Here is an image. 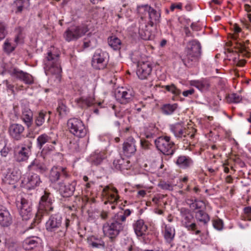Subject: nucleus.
<instances>
[{
	"label": "nucleus",
	"instance_id": "14",
	"mask_svg": "<svg viewBox=\"0 0 251 251\" xmlns=\"http://www.w3.org/2000/svg\"><path fill=\"white\" fill-rule=\"evenodd\" d=\"M152 69V65L149 61L138 62L136 74L140 79H145L151 75Z\"/></svg>",
	"mask_w": 251,
	"mask_h": 251
},
{
	"label": "nucleus",
	"instance_id": "11",
	"mask_svg": "<svg viewBox=\"0 0 251 251\" xmlns=\"http://www.w3.org/2000/svg\"><path fill=\"white\" fill-rule=\"evenodd\" d=\"M68 128L71 133L78 138L84 137L87 133L83 122L77 118H71L68 121Z\"/></svg>",
	"mask_w": 251,
	"mask_h": 251
},
{
	"label": "nucleus",
	"instance_id": "37",
	"mask_svg": "<svg viewBox=\"0 0 251 251\" xmlns=\"http://www.w3.org/2000/svg\"><path fill=\"white\" fill-rule=\"evenodd\" d=\"M104 157L103 152L94 153L90 156L89 160L92 165H98L101 163Z\"/></svg>",
	"mask_w": 251,
	"mask_h": 251
},
{
	"label": "nucleus",
	"instance_id": "21",
	"mask_svg": "<svg viewBox=\"0 0 251 251\" xmlns=\"http://www.w3.org/2000/svg\"><path fill=\"white\" fill-rule=\"evenodd\" d=\"M162 233L165 241L172 244L176 235L175 227L170 225L163 224L162 226Z\"/></svg>",
	"mask_w": 251,
	"mask_h": 251
},
{
	"label": "nucleus",
	"instance_id": "26",
	"mask_svg": "<svg viewBox=\"0 0 251 251\" xmlns=\"http://www.w3.org/2000/svg\"><path fill=\"white\" fill-rule=\"evenodd\" d=\"M191 86L197 88L202 92H205L209 90L210 87L209 81L207 79H202L200 80H193L190 82Z\"/></svg>",
	"mask_w": 251,
	"mask_h": 251
},
{
	"label": "nucleus",
	"instance_id": "18",
	"mask_svg": "<svg viewBox=\"0 0 251 251\" xmlns=\"http://www.w3.org/2000/svg\"><path fill=\"white\" fill-rule=\"evenodd\" d=\"M25 127L21 124H12L10 125L8 132L11 138L16 141H20L24 137L23 134Z\"/></svg>",
	"mask_w": 251,
	"mask_h": 251
},
{
	"label": "nucleus",
	"instance_id": "59",
	"mask_svg": "<svg viewBox=\"0 0 251 251\" xmlns=\"http://www.w3.org/2000/svg\"><path fill=\"white\" fill-rule=\"evenodd\" d=\"M195 92V90L193 88H191L189 90L184 91L182 92V95L184 97H187L192 95Z\"/></svg>",
	"mask_w": 251,
	"mask_h": 251
},
{
	"label": "nucleus",
	"instance_id": "23",
	"mask_svg": "<svg viewBox=\"0 0 251 251\" xmlns=\"http://www.w3.org/2000/svg\"><path fill=\"white\" fill-rule=\"evenodd\" d=\"M28 171H35L41 174L47 172L48 168L46 165L38 158H35L27 167Z\"/></svg>",
	"mask_w": 251,
	"mask_h": 251
},
{
	"label": "nucleus",
	"instance_id": "40",
	"mask_svg": "<svg viewBox=\"0 0 251 251\" xmlns=\"http://www.w3.org/2000/svg\"><path fill=\"white\" fill-rule=\"evenodd\" d=\"M14 3L17 8L16 13L21 12L25 8L29 6V0H15Z\"/></svg>",
	"mask_w": 251,
	"mask_h": 251
},
{
	"label": "nucleus",
	"instance_id": "3",
	"mask_svg": "<svg viewBox=\"0 0 251 251\" xmlns=\"http://www.w3.org/2000/svg\"><path fill=\"white\" fill-rule=\"evenodd\" d=\"M201 47L200 43L197 40L190 41L185 49V55L182 60L187 67H192L198 64L201 55Z\"/></svg>",
	"mask_w": 251,
	"mask_h": 251
},
{
	"label": "nucleus",
	"instance_id": "41",
	"mask_svg": "<svg viewBox=\"0 0 251 251\" xmlns=\"http://www.w3.org/2000/svg\"><path fill=\"white\" fill-rule=\"evenodd\" d=\"M108 43L113 50L120 49L121 42L120 40L115 36H111L108 39Z\"/></svg>",
	"mask_w": 251,
	"mask_h": 251
},
{
	"label": "nucleus",
	"instance_id": "49",
	"mask_svg": "<svg viewBox=\"0 0 251 251\" xmlns=\"http://www.w3.org/2000/svg\"><path fill=\"white\" fill-rule=\"evenodd\" d=\"M164 88L169 92H171L176 95H179L181 93V91L178 89L174 84L171 85H166Z\"/></svg>",
	"mask_w": 251,
	"mask_h": 251
},
{
	"label": "nucleus",
	"instance_id": "58",
	"mask_svg": "<svg viewBox=\"0 0 251 251\" xmlns=\"http://www.w3.org/2000/svg\"><path fill=\"white\" fill-rule=\"evenodd\" d=\"M182 4L181 3L179 2L177 3H172L170 6L171 11H174L175 9L181 10L182 9Z\"/></svg>",
	"mask_w": 251,
	"mask_h": 251
},
{
	"label": "nucleus",
	"instance_id": "22",
	"mask_svg": "<svg viewBox=\"0 0 251 251\" xmlns=\"http://www.w3.org/2000/svg\"><path fill=\"white\" fill-rule=\"evenodd\" d=\"M12 223V217L9 211L3 206H0V225L7 227Z\"/></svg>",
	"mask_w": 251,
	"mask_h": 251
},
{
	"label": "nucleus",
	"instance_id": "12",
	"mask_svg": "<svg viewBox=\"0 0 251 251\" xmlns=\"http://www.w3.org/2000/svg\"><path fill=\"white\" fill-rule=\"evenodd\" d=\"M180 215L182 218V225L188 230L193 231V233L198 235L201 233L200 230L197 229V225L195 223L192 222L193 216L190 210L186 208H181L180 209Z\"/></svg>",
	"mask_w": 251,
	"mask_h": 251
},
{
	"label": "nucleus",
	"instance_id": "32",
	"mask_svg": "<svg viewBox=\"0 0 251 251\" xmlns=\"http://www.w3.org/2000/svg\"><path fill=\"white\" fill-rule=\"evenodd\" d=\"M78 106L82 108H87L95 103V99L92 96L81 97L75 100Z\"/></svg>",
	"mask_w": 251,
	"mask_h": 251
},
{
	"label": "nucleus",
	"instance_id": "53",
	"mask_svg": "<svg viewBox=\"0 0 251 251\" xmlns=\"http://www.w3.org/2000/svg\"><path fill=\"white\" fill-rule=\"evenodd\" d=\"M158 186L163 190H172L174 187L172 184L163 181L159 182Z\"/></svg>",
	"mask_w": 251,
	"mask_h": 251
},
{
	"label": "nucleus",
	"instance_id": "55",
	"mask_svg": "<svg viewBox=\"0 0 251 251\" xmlns=\"http://www.w3.org/2000/svg\"><path fill=\"white\" fill-rule=\"evenodd\" d=\"M244 9L248 12V17L251 22V1H247L244 4Z\"/></svg>",
	"mask_w": 251,
	"mask_h": 251
},
{
	"label": "nucleus",
	"instance_id": "36",
	"mask_svg": "<svg viewBox=\"0 0 251 251\" xmlns=\"http://www.w3.org/2000/svg\"><path fill=\"white\" fill-rule=\"evenodd\" d=\"M195 218L200 222L206 224L210 221L209 215L203 210H199L195 212Z\"/></svg>",
	"mask_w": 251,
	"mask_h": 251
},
{
	"label": "nucleus",
	"instance_id": "43",
	"mask_svg": "<svg viewBox=\"0 0 251 251\" xmlns=\"http://www.w3.org/2000/svg\"><path fill=\"white\" fill-rule=\"evenodd\" d=\"M177 104H164L162 107L163 113L166 115H170L177 108Z\"/></svg>",
	"mask_w": 251,
	"mask_h": 251
},
{
	"label": "nucleus",
	"instance_id": "5",
	"mask_svg": "<svg viewBox=\"0 0 251 251\" xmlns=\"http://www.w3.org/2000/svg\"><path fill=\"white\" fill-rule=\"evenodd\" d=\"M47 57L44 59L46 72L47 74L56 75L59 77L61 73V68L59 63V55L53 54L51 51L48 52Z\"/></svg>",
	"mask_w": 251,
	"mask_h": 251
},
{
	"label": "nucleus",
	"instance_id": "15",
	"mask_svg": "<svg viewBox=\"0 0 251 251\" xmlns=\"http://www.w3.org/2000/svg\"><path fill=\"white\" fill-rule=\"evenodd\" d=\"M32 203L28 200L22 198L21 200L20 214L23 220H28L32 217Z\"/></svg>",
	"mask_w": 251,
	"mask_h": 251
},
{
	"label": "nucleus",
	"instance_id": "35",
	"mask_svg": "<svg viewBox=\"0 0 251 251\" xmlns=\"http://www.w3.org/2000/svg\"><path fill=\"white\" fill-rule=\"evenodd\" d=\"M20 178V174L17 171H12L6 175L4 181L5 183L14 185Z\"/></svg>",
	"mask_w": 251,
	"mask_h": 251
},
{
	"label": "nucleus",
	"instance_id": "57",
	"mask_svg": "<svg viewBox=\"0 0 251 251\" xmlns=\"http://www.w3.org/2000/svg\"><path fill=\"white\" fill-rule=\"evenodd\" d=\"M127 96H130L131 97H133L134 96V92L132 88H126V102L129 101V100L130 99V97H127Z\"/></svg>",
	"mask_w": 251,
	"mask_h": 251
},
{
	"label": "nucleus",
	"instance_id": "48",
	"mask_svg": "<svg viewBox=\"0 0 251 251\" xmlns=\"http://www.w3.org/2000/svg\"><path fill=\"white\" fill-rule=\"evenodd\" d=\"M137 187L138 189H143L139 190L138 191L137 196L138 198H140V197L143 198V197H144L146 196V194H147V190L151 188L150 187H148L147 186H144V185H137Z\"/></svg>",
	"mask_w": 251,
	"mask_h": 251
},
{
	"label": "nucleus",
	"instance_id": "28",
	"mask_svg": "<svg viewBox=\"0 0 251 251\" xmlns=\"http://www.w3.org/2000/svg\"><path fill=\"white\" fill-rule=\"evenodd\" d=\"M41 242V239L36 236L30 237L25 239L23 247L25 250H30L36 247Z\"/></svg>",
	"mask_w": 251,
	"mask_h": 251
},
{
	"label": "nucleus",
	"instance_id": "1",
	"mask_svg": "<svg viewBox=\"0 0 251 251\" xmlns=\"http://www.w3.org/2000/svg\"><path fill=\"white\" fill-rule=\"evenodd\" d=\"M63 217L61 214L57 213L52 214L49 217L45 225L46 230L54 234L57 238L65 236L67 228L70 225V220L66 219L65 221V228L62 227Z\"/></svg>",
	"mask_w": 251,
	"mask_h": 251
},
{
	"label": "nucleus",
	"instance_id": "50",
	"mask_svg": "<svg viewBox=\"0 0 251 251\" xmlns=\"http://www.w3.org/2000/svg\"><path fill=\"white\" fill-rule=\"evenodd\" d=\"M124 164V157L121 156V159L114 160L113 165L117 170L122 171Z\"/></svg>",
	"mask_w": 251,
	"mask_h": 251
},
{
	"label": "nucleus",
	"instance_id": "33",
	"mask_svg": "<svg viewBox=\"0 0 251 251\" xmlns=\"http://www.w3.org/2000/svg\"><path fill=\"white\" fill-rule=\"evenodd\" d=\"M147 229L148 226L143 220H138L134 225V229L138 236H142L144 235Z\"/></svg>",
	"mask_w": 251,
	"mask_h": 251
},
{
	"label": "nucleus",
	"instance_id": "34",
	"mask_svg": "<svg viewBox=\"0 0 251 251\" xmlns=\"http://www.w3.org/2000/svg\"><path fill=\"white\" fill-rule=\"evenodd\" d=\"M149 23L150 25H151L153 26L154 24H157L160 22L161 12L160 10H156L151 7V10L150 11L149 14Z\"/></svg>",
	"mask_w": 251,
	"mask_h": 251
},
{
	"label": "nucleus",
	"instance_id": "10",
	"mask_svg": "<svg viewBox=\"0 0 251 251\" xmlns=\"http://www.w3.org/2000/svg\"><path fill=\"white\" fill-rule=\"evenodd\" d=\"M157 149L163 154L172 155L174 152V143L169 136H160L154 140Z\"/></svg>",
	"mask_w": 251,
	"mask_h": 251
},
{
	"label": "nucleus",
	"instance_id": "25",
	"mask_svg": "<svg viewBox=\"0 0 251 251\" xmlns=\"http://www.w3.org/2000/svg\"><path fill=\"white\" fill-rule=\"evenodd\" d=\"M103 191L106 199V200L104 202V203L105 204H106L108 203H110L112 204L111 208L114 209L115 208V206L113 204L115 202H117L118 200V197L117 196V191L116 189H113L107 191L106 189H104Z\"/></svg>",
	"mask_w": 251,
	"mask_h": 251
},
{
	"label": "nucleus",
	"instance_id": "38",
	"mask_svg": "<svg viewBox=\"0 0 251 251\" xmlns=\"http://www.w3.org/2000/svg\"><path fill=\"white\" fill-rule=\"evenodd\" d=\"M136 150L135 145V140L133 137L129 136L126 139V157L127 154H132L134 153Z\"/></svg>",
	"mask_w": 251,
	"mask_h": 251
},
{
	"label": "nucleus",
	"instance_id": "16",
	"mask_svg": "<svg viewBox=\"0 0 251 251\" xmlns=\"http://www.w3.org/2000/svg\"><path fill=\"white\" fill-rule=\"evenodd\" d=\"M232 29L233 32L232 38L235 42L236 47L241 51H244L246 50V46L244 42L241 41V38L243 37L242 29L236 24L233 25Z\"/></svg>",
	"mask_w": 251,
	"mask_h": 251
},
{
	"label": "nucleus",
	"instance_id": "2",
	"mask_svg": "<svg viewBox=\"0 0 251 251\" xmlns=\"http://www.w3.org/2000/svg\"><path fill=\"white\" fill-rule=\"evenodd\" d=\"M125 220L126 210L122 209L114 216L113 222L103 225L102 230L104 234L111 238L116 236L123 229V223Z\"/></svg>",
	"mask_w": 251,
	"mask_h": 251
},
{
	"label": "nucleus",
	"instance_id": "42",
	"mask_svg": "<svg viewBox=\"0 0 251 251\" xmlns=\"http://www.w3.org/2000/svg\"><path fill=\"white\" fill-rule=\"evenodd\" d=\"M8 33L7 24L0 20V41L3 40Z\"/></svg>",
	"mask_w": 251,
	"mask_h": 251
},
{
	"label": "nucleus",
	"instance_id": "45",
	"mask_svg": "<svg viewBox=\"0 0 251 251\" xmlns=\"http://www.w3.org/2000/svg\"><path fill=\"white\" fill-rule=\"evenodd\" d=\"M191 207L194 210H203L205 208V204L202 201L195 200L191 204Z\"/></svg>",
	"mask_w": 251,
	"mask_h": 251
},
{
	"label": "nucleus",
	"instance_id": "54",
	"mask_svg": "<svg viewBox=\"0 0 251 251\" xmlns=\"http://www.w3.org/2000/svg\"><path fill=\"white\" fill-rule=\"evenodd\" d=\"M96 42V40L95 39H91V40H89L87 38H85L83 43V47L84 48H87L89 47L93 48L94 45L93 44V43H94V44H95Z\"/></svg>",
	"mask_w": 251,
	"mask_h": 251
},
{
	"label": "nucleus",
	"instance_id": "29",
	"mask_svg": "<svg viewBox=\"0 0 251 251\" xmlns=\"http://www.w3.org/2000/svg\"><path fill=\"white\" fill-rule=\"evenodd\" d=\"M21 118L27 127L31 126L33 123V113L28 107H25L22 110Z\"/></svg>",
	"mask_w": 251,
	"mask_h": 251
},
{
	"label": "nucleus",
	"instance_id": "17",
	"mask_svg": "<svg viewBox=\"0 0 251 251\" xmlns=\"http://www.w3.org/2000/svg\"><path fill=\"white\" fill-rule=\"evenodd\" d=\"M68 176L66 168L61 166H54L50 171L49 175L50 180L52 182H56L63 178Z\"/></svg>",
	"mask_w": 251,
	"mask_h": 251
},
{
	"label": "nucleus",
	"instance_id": "51",
	"mask_svg": "<svg viewBox=\"0 0 251 251\" xmlns=\"http://www.w3.org/2000/svg\"><path fill=\"white\" fill-rule=\"evenodd\" d=\"M228 100L230 102L238 103L241 100V98L239 95L233 93L229 95Z\"/></svg>",
	"mask_w": 251,
	"mask_h": 251
},
{
	"label": "nucleus",
	"instance_id": "6",
	"mask_svg": "<svg viewBox=\"0 0 251 251\" xmlns=\"http://www.w3.org/2000/svg\"><path fill=\"white\" fill-rule=\"evenodd\" d=\"M88 25L83 24L79 25H74L68 27L64 32L63 37L68 42L76 41L88 32Z\"/></svg>",
	"mask_w": 251,
	"mask_h": 251
},
{
	"label": "nucleus",
	"instance_id": "61",
	"mask_svg": "<svg viewBox=\"0 0 251 251\" xmlns=\"http://www.w3.org/2000/svg\"><path fill=\"white\" fill-rule=\"evenodd\" d=\"M5 244L6 247H7L9 249L14 247L15 243L13 241L6 240Z\"/></svg>",
	"mask_w": 251,
	"mask_h": 251
},
{
	"label": "nucleus",
	"instance_id": "30",
	"mask_svg": "<svg viewBox=\"0 0 251 251\" xmlns=\"http://www.w3.org/2000/svg\"><path fill=\"white\" fill-rule=\"evenodd\" d=\"M51 114L50 111H46L44 110L40 111L36 116L35 119V123L37 126H41L44 123L45 120L47 119L48 122L50 120Z\"/></svg>",
	"mask_w": 251,
	"mask_h": 251
},
{
	"label": "nucleus",
	"instance_id": "60",
	"mask_svg": "<svg viewBox=\"0 0 251 251\" xmlns=\"http://www.w3.org/2000/svg\"><path fill=\"white\" fill-rule=\"evenodd\" d=\"M9 151V149L8 147L4 146L0 151L1 155L3 157H6Z\"/></svg>",
	"mask_w": 251,
	"mask_h": 251
},
{
	"label": "nucleus",
	"instance_id": "24",
	"mask_svg": "<svg viewBox=\"0 0 251 251\" xmlns=\"http://www.w3.org/2000/svg\"><path fill=\"white\" fill-rule=\"evenodd\" d=\"M58 142V140L57 138L52 139L51 137L45 133L40 135L37 139V146L40 150L46 143L56 145Z\"/></svg>",
	"mask_w": 251,
	"mask_h": 251
},
{
	"label": "nucleus",
	"instance_id": "47",
	"mask_svg": "<svg viewBox=\"0 0 251 251\" xmlns=\"http://www.w3.org/2000/svg\"><path fill=\"white\" fill-rule=\"evenodd\" d=\"M57 111L61 117L65 116L68 112V108L65 105L62 103H59L57 108Z\"/></svg>",
	"mask_w": 251,
	"mask_h": 251
},
{
	"label": "nucleus",
	"instance_id": "63",
	"mask_svg": "<svg viewBox=\"0 0 251 251\" xmlns=\"http://www.w3.org/2000/svg\"><path fill=\"white\" fill-rule=\"evenodd\" d=\"M162 198V196L160 195H157L155 196L152 199V201L155 204H158L160 201V199Z\"/></svg>",
	"mask_w": 251,
	"mask_h": 251
},
{
	"label": "nucleus",
	"instance_id": "7",
	"mask_svg": "<svg viewBox=\"0 0 251 251\" xmlns=\"http://www.w3.org/2000/svg\"><path fill=\"white\" fill-rule=\"evenodd\" d=\"M32 143L31 140L27 139L23 143L16 146L14 149V158L18 162L27 160L31 154Z\"/></svg>",
	"mask_w": 251,
	"mask_h": 251
},
{
	"label": "nucleus",
	"instance_id": "31",
	"mask_svg": "<svg viewBox=\"0 0 251 251\" xmlns=\"http://www.w3.org/2000/svg\"><path fill=\"white\" fill-rule=\"evenodd\" d=\"M41 182L39 176L36 174H29L26 181L27 187L29 189H34L38 186Z\"/></svg>",
	"mask_w": 251,
	"mask_h": 251
},
{
	"label": "nucleus",
	"instance_id": "4",
	"mask_svg": "<svg viewBox=\"0 0 251 251\" xmlns=\"http://www.w3.org/2000/svg\"><path fill=\"white\" fill-rule=\"evenodd\" d=\"M152 25L146 23L144 20L139 21V26L137 27L136 25L128 28V33L133 38L140 37L144 40H151L154 38V35L152 31Z\"/></svg>",
	"mask_w": 251,
	"mask_h": 251
},
{
	"label": "nucleus",
	"instance_id": "64",
	"mask_svg": "<svg viewBox=\"0 0 251 251\" xmlns=\"http://www.w3.org/2000/svg\"><path fill=\"white\" fill-rule=\"evenodd\" d=\"M142 236H143V240H144V241L145 243L148 244V243H150L151 242V235H146V233H145V234L143 235Z\"/></svg>",
	"mask_w": 251,
	"mask_h": 251
},
{
	"label": "nucleus",
	"instance_id": "39",
	"mask_svg": "<svg viewBox=\"0 0 251 251\" xmlns=\"http://www.w3.org/2000/svg\"><path fill=\"white\" fill-rule=\"evenodd\" d=\"M87 242L89 245L93 248H103L104 246V243L102 241L96 239L93 236L88 238Z\"/></svg>",
	"mask_w": 251,
	"mask_h": 251
},
{
	"label": "nucleus",
	"instance_id": "44",
	"mask_svg": "<svg viewBox=\"0 0 251 251\" xmlns=\"http://www.w3.org/2000/svg\"><path fill=\"white\" fill-rule=\"evenodd\" d=\"M151 7L148 5H142L138 7V12L141 16V19L140 21L144 20V17L149 14V13L151 10Z\"/></svg>",
	"mask_w": 251,
	"mask_h": 251
},
{
	"label": "nucleus",
	"instance_id": "13",
	"mask_svg": "<svg viewBox=\"0 0 251 251\" xmlns=\"http://www.w3.org/2000/svg\"><path fill=\"white\" fill-rule=\"evenodd\" d=\"M108 53L100 50H97L92 59V65L96 69H103L107 64Z\"/></svg>",
	"mask_w": 251,
	"mask_h": 251
},
{
	"label": "nucleus",
	"instance_id": "46",
	"mask_svg": "<svg viewBox=\"0 0 251 251\" xmlns=\"http://www.w3.org/2000/svg\"><path fill=\"white\" fill-rule=\"evenodd\" d=\"M15 49V46L11 45L8 39H6L3 45V49L4 51L8 53H11Z\"/></svg>",
	"mask_w": 251,
	"mask_h": 251
},
{
	"label": "nucleus",
	"instance_id": "9",
	"mask_svg": "<svg viewBox=\"0 0 251 251\" xmlns=\"http://www.w3.org/2000/svg\"><path fill=\"white\" fill-rule=\"evenodd\" d=\"M170 129L177 139L185 141L186 143L190 142L194 137V133H191L190 130L185 127L180 123H176L170 126Z\"/></svg>",
	"mask_w": 251,
	"mask_h": 251
},
{
	"label": "nucleus",
	"instance_id": "20",
	"mask_svg": "<svg viewBox=\"0 0 251 251\" xmlns=\"http://www.w3.org/2000/svg\"><path fill=\"white\" fill-rule=\"evenodd\" d=\"M59 191L60 194L63 197L68 198L72 196L75 191L76 182L75 180L67 184H64L63 183H59Z\"/></svg>",
	"mask_w": 251,
	"mask_h": 251
},
{
	"label": "nucleus",
	"instance_id": "56",
	"mask_svg": "<svg viewBox=\"0 0 251 251\" xmlns=\"http://www.w3.org/2000/svg\"><path fill=\"white\" fill-rule=\"evenodd\" d=\"M244 211L246 214L245 220L251 221V206L246 207L244 208Z\"/></svg>",
	"mask_w": 251,
	"mask_h": 251
},
{
	"label": "nucleus",
	"instance_id": "19",
	"mask_svg": "<svg viewBox=\"0 0 251 251\" xmlns=\"http://www.w3.org/2000/svg\"><path fill=\"white\" fill-rule=\"evenodd\" d=\"M9 73L12 76L24 81L25 84H31L33 83V78L31 75L18 69L14 68L9 71Z\"/></svg>",
	"mask_w": 251,
	"mask_h": 251
},
{
	"label": "nucleus",
	"instance_id": "27",
	"mask_svg": "<svg viewBox=\"0 0 251 251\" xmlns=\"http://www.w3.org/2000/svg\"><path fill=\"white\" fill-rule=\"evenodd\" d=\"M176 163L179 168L186 169L193 165V161L188 156L181 155L178 157Z\"/></svg>",
	"mask_w": 251,
	"mask_h": 251
},
{
	"label": "nucleus",
	"instance_id": "8",
	"mask_svg": "<svg viewBox=\"0 0 251 251\" xmlns=\"http://www.w3.org/2000/svg\"><path fill=\"white\" fill-rule=\"evenodd\" d=\"M53 202L51 194L45 191L44 195L41 197L39 201L37 216L41 218L44 215L49 214L53 211L54 209Z\"/></svg>",
	"mask_w": 251,
	"mask_h": 251
},
{
	"label": "nucleus",
	"instance_id": "52",
	"mask_svg": "<svg viewBox=\"0 0 251 251\" xmlns=\"http://www.w3.org/2000/svg\"><path fill=\"white\" fill-rule=\"evenodd\" d=\"M213 227L218 230H221L223 228V221L220 219H216L213 221Z\"/></svg>",
	"mask_w": 251,
	"mask_h": 251
},
{
	"label": "nucleus",
	"instance_id": "62",
	"mask_svg": "<svg viewBox=\"0 0 251 251\" xmlns=\"http://www.w3.org/2000/svg\"><path fill=\"white\" fill-rule=\"evenodd\" d=\"M126 96V92L124 91L122 93H121L120 91L116 93V97L119 99L121 98L123 99V101L125 100Z\"/></svg>",
	"mask_w": 251,
	"mask_h": 251
}]
</instances>
